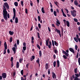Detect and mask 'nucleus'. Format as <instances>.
<instances>
[{
  "label": "nucleus",
  "mask_w": 80,
  "mask_h": 80,
  "mask_svg": "<svg viewBox=\"0 0 80 80\" xmlns=\"http://www.w3.org/2000/svg\"><path fill=\"white\" fill-rule=\"evenodd\" d=\"M4 5H3V8H2L3 10V18L6 21H7V19H8V18H10V15L8 13V14L6 8L8 10V9H9V7L7 2H5L4 3ZM5 7L6 8H5ZM7 16L8 18H7Z\"/></svg>",
  "instance_id": "obj_1"
},
{
  "label": "nucleus",
  "mask_w": 80,
  "mask_h": 80,
  "mask_svg": "<svg viewBox=\"0 0 80 80\" xmlns=\"http://www.w3.org/2000/svg\"><path fill=\"white\" fill-rule=\"evenodd\" d=\"M12 40H13V38H12V37L10 38L9 39V42H11V43H12Z\"/></svg>",
  "instance_id": "obj_22"
},
{
  "label": "nucleus",
  "mask_w": 80,
  "mask_h": 80,
  "mask_svg": "<svg viewBox=\"0 0 80 80\" xmlns=\"http://www.w3.org/2000/svg\"><path fill=\"white\" fill-rule=\"evenodd\" d=\"M54 44L56 46V47H57L58 46V43L55 41H54Z\"/></svg>",
  "instance_id": "obj_30"
},
{
  "label": "nucleus",
  "mask_w": 80,
  "mask_h": 80,
  "mask_svg": "<svg viewBox=\"0 0 80 80\" xmlns=\"http://www.w3.org/2000/svg\"><path fill=\"white\" fill-rule=\"evenodd\" d=\"M53 14L54 15V16H57V12H56V11H54V12H53Z\"/></svg>",
  "instance_id": "obj_33"
},
{
  "label": "nucleus",
  "mask_w": 80,
  "mask_h": 80,
  "mask_svg": "<svg viewBox=\"0 0 80 80\" xmlns=\"http://www.w3.org/2000/svg\"><path fill=\"white\" fill-rule=\"evenodd\" d=\"M76 37H77V38H76V37L74 38V39L75 41V42H77V43H78V38H79V36H78V35L76 34Z\"/></svg>",
  "instance_id": "obj_6"
},
{
  "label": "nucleus",
  "mask_w": 80,
  "mask_h": 80,
  "mask_svg": "<svg viewBox=\"0 0 80 80\" xmlns=\"http://www.w3.org/2000/svg\"><path fill=\"white\" fill-rule=\"evenodd\" d=\"M49 40H50L49 38H48L47 40H46V46H48V42H49Z\"/></svg>",
  "instance_id": "obj_10"
},
{
  "label": "nucleus",
  "mask_w": 80,
  "mask_h": 80,
  "mask_svg": "<svg viewBox=\"0 0 80 80\" xmlns=\"http://www.w3.org/2000/svg\"><path fill=\"white\" fill-rule=\"evenodd\" d=\"M36 62L38 63H40V60H39V58H38L37 60L36 61Z\"/></svg>",
  "instance_id": "obj_35"
},
{
  "label": "nucleus",
  "mask_w": 80,
  "mask_h": 80,
  "mask_svg": "<svg viewBox=\"0 0 80 80\" xmlns=\"http://www.w3.org/2000/svg\"><path fill=\"white\" fill-rule=\"evenodd\" d=\"M22 48L23 50L24 51L26 50V46L23 47Z\"/></svg>",
  "instance_id": "obj_46"
},
{
  "label": "nucleus",
  "mask_w": 80,
  "mask_h": 80,
  "mask_svg": "<svg viewBox=\"0 0 80 80\" xmlns=\"http://www.w3.org/2000/svg\"><path fill=\"white\" fill-rule=\"evenodd\" d=\"M23 46L24 47H26V43L25 42L23 43Z\"/></svg>",
  "instance_id": "obj_55"
},
{
  "label": "nucleus",
  "mask_w": 80,
  "mask_h": 80,
  "mask_svg": "<svg viewBox=\"0 0 80 80\" xmlns=\"http://www.w3.org/2000/svg\"><path fill=\"white\" fill-rule=\"evenodd\" d=\"M66 52H65V51L63 50H62V53H63L64 54H65Z\"/></svg>",
  "instance_id": "obj_62"
},
{
  "label": "nucleus",
  "mask_w": 80,
  "mask_h": 80,
  "mask_svg": "<svg viewBox=\"0 0 80 80\" xmlns=\"http://www.w3.org/2000/svg\"><path fill=\"white\" fill-rule=\"evenodd\" d=\"M49 44H48V46L49 48H51V46L52 45V42H51V41H49Z\"/></svg>",
  "instance_id": "obj_11"
},
{
  "label": "nucleus",
  "mask_w": 80,
  "mask_h": 80,
  "mask_svg": "<svg viewBox=\"0 0 80 80\" xmlns=\"http://www.w3.org/2000/svg\"><path fill=\"white\" fill-rule=\"evenodd\" d=\"M48 74H50V69H48Z\"/></svg>",
  "instance_id": "obj_61"
},
{
  "label": "nucleus",
  "mask_w": 80,
  "mask_h": 80,
  "mask_svg": "<svg viewBox=\"0 0 80 80\" xmlns=\"http://www.w3.org/2000/svg\"><path fill=\"white\" fill-rule=\"evenodd\" d=\"M38 27L39 28V29H40L41 28V24L40 23L38 24Z\"/></svg>",
  "instance_id": "obj_43"
},
{
  "label": "nucleus",
  "mask_w": 80,
  "mask_h": 80,
  "mask_svg": "<svg viewBox=\"0 0 80 80\" xmlns=\"http://www.w3.org/2000/svg\"><path fill=\"white\" fill-rule=\"evenodd\" d=\"M21 80H26L27 79V78H25L24 79L23 78V77H21Z\"/></svg>",
  "instance_id": "obj_41"
},
{
  "label": "nucleus",
  "mask_w": 80,
  "mask_h": 80,
  "mask_svg": "<svg viewBox=\"0 0 80 80\" xmlns=\"http://www.w3.org/2000/svg\"><path fill=\"white\" fill-rule=\"evenodd\" d=\"M63 16L64 17H67V16L66 15V14L64 13H62Z\"/></svg>",
  "instance_id": "obj_48"
},
{
  "label": "nucleus",
  "mask_w": 80,
  "mask_h": 80,
  "mask_svg": "<svg viewBox=\"0 0 80 80\" xmlns=\"http://www.w3.org/2000/svg\"><path fill=\"white\" fill-rule=\"evenodd\" d=\"M69 50H70V52H72L73 53H75V51L73 48H69Z\"/></svg>",
  "instance_id": "obj_8"
},
{
  "label": "nucleus",
  "mask_w": 80,
  "mask_h": 80,
  "mask_svg": "<svg viewBox=\"0 0 80 80\" xmlns=\"http://www.w3.org/2000/svg\"><path fill=\"white\" fill-rule=\"evenodd\" d=\"M18 22V17H16L15 18V23H17Z\"/></svg>",
  "instance_id": "obj_15"
},
{
  "label": "nucleus",
  "mask_w": 80,
  "mask_h": 80,
  "mask_svg": "<svg viewBox=\"0 0 80 80\" xmlns=\"http://www.w3.org/2000/svg\"><path fill=\"white\" fill-rule=\"evenodd\" d=\"M36 30H37L38 32H39V29L38 28V27L36 26Z\"/></svg>",
  "instance_id": "obj_39"
},
{
  "label": "nucleus",
  "mask_w": 80,
  "mask_h": 80,
  "mask_svg": "<svg viewBox=\"0 0 80 80\" xmlns=\"http://www.w3.org/2000/svg\"><path fill=\"white\" fill-rule=\"evenodd\" d=\"M19 61L20 63H22V60L21 58L19 59Z\"/></svg>",
  "instance_id": "obj_59"
},
{
  "label": "nucleus",
  "mask_w": 80,
  "mask_h": 80,
  "mask_svg": "<svg viewBox=\"0 0 80 80\" xmlns=\"http://www.w3.org/2000/svg\"><path fill=\"white\" fill-rule=\"evenodd\" d=\"M13 58L12 57L11 58V62H13Z\"/></svg>",
  "instance_id": "obj_60"
},
{
  "label": "nucleus",
  "mask_w": 80,
  "mask_h": 80,
  "mask_svg": "<svg viewBox=\"0 0 80 80\" xmlns=\"http://www.w3.org/2000/svg\"><path fill=\"white\" fill-rule=\"evenodd\" d=\"M30 5L31 6V7H32L33 6V2L31 0H30Z\"/></svg>",
  "instance_id": "obj_34"
},
{
  "label": "nucleus",
  "mask_w": 80,
  "mask_h": 80,
  "mask_svg": "<svg viewBox=\"0 0 80 80\" xmlns=\"http://www.w3.org/2000/svg\"><path fill=\"white\" fill-rule=\"evenodd\" d=\"M14 4L15 7H18V2H15L14 3Z\"/></svg>",
  "instance_id": "obj_23"
},
{
  "label": "nucleus",
  "mask_w": 80,
  "mask_h": 80,
  "mask_svg": "<svg viewBox=\"0 0 80 80\" xmlns=\"http://www.w3.org/2000/svg\"><path fill=\"white\" fill-rule=\"evenodd\" d=\"M49 68V67H48V63H46L45 65V68L46 70H48Z\"/></svg>",
  "instance_id": "obj_14"
},
{
  "label": "nucleus",
  "mask_w": 80,
  "mask_h": 80,
  "mask_svg": "<svg viewBox=\"0 0 80 80\" xmlns=\"http://www.w3.org/2000/svg\"><path fill=\"white\" fill-rule=\"evenodd\" d=\"M79 55V53L78 52L77 53V56H76V58H78V55Z\"/></svg>",
  "instance_id": "obj_49"
},
{
  "label": "nucleus",
  "mask_w": 80,
  "mask_h": 80,
  "mask_svg": "<svg viewBox=\"0 0 80 80\" xmlns=\"http://www.w3.org/2000/svg\"><path fill=\"white\" fill-rule=\"evenodd\" d=\"M75 75L76 76L75 77V78H78L79 77H80V72H79V74L76 73L75 74Z\"/></svg>",
  "instance_id": "obj_9"
},
{
  "label": "nucleus",
  "mask_w": 80,
  "mask_h": 80,
  "mask_svg": "<svg viewBox=\"0 0 80 80\" xmlns=\"http://www.w3.org/2000/svg\"><path fill=\"white\" fill-rule=\"evenodd\" d=\"M10 50L9 49H8L7 50V52L9 54L10 53Z\"/></svg>",
  "instance_id": "obj_56"
},
{
  "label": "nucleus",
  "mask_w": 80,
  "mask_h": 80,
  "mask_svg": "<svg viewBox=\"0 0 80 80\" xmlns=\"http://www.w3.org/2000/svg\"><path fill=\"white\" fill-rule=\"evenodd\" d=\"M38 22L40 21V20H41V18H40V16H38Z\"/></svg>",
  "instance_id": "obj_26"
},
{
  "label": "nucleus",
  "mask_w": 80,
  "mask_h": 80,
  "mask_svg": "<svg viewBox=\"0 0 80 80\" xmlns=\"http://www.w3.org/2000/svg\"><path fill=\"white\" fill-rule=\"evenodd\" d=\"M13 32H12L11 31H10L9 32V33L10 35H13Z\"/></svg>",
  "instance_id": "obj_19"
},
{
  "label": "nucleus",
  "mask_w": 80,
  "mask_h": 80,
  "mask_svg": "<svg viewBox=\"0 0 80 80\" xmlns=\"http://www.w3.org/2000/svg\"><path fill=\"white\" fill-rule=\"evenodd\" d=\"M37 48H39V49H40V45H38V44H37Z\"/></svg>",
  "instance_id": "obj_47"
},
{
  "label": "nucleus",
  "mask_w": 80,
  "mask_h": 80,
  "mask_svg": "<svg viewBox=\"0 0 80 80\" xmlns=\"http://www.w3.org/2000/svg\"><path fill=\"white\" fill-rule=\"evenodd\" d=\"M75 49L76 50H77V49H78V46H77V45H75Z\"/></svg>",
  "instance_id": "obj_31"
},
{
  "label": "nucleus",
  "mask_w": 80,
  "mask_h": 80,
  "mask_svg": "<svg viewBox=\"0 0 80 80\" xmlns=\"http://www.w3.org/2000/svg\"><path fill=\"white\" fill-rule=\"evenodd\" d=\"M38 38H40V33L38 32Z\"/></svg>",
  "instance_id": "obj_45"
},
{
  "label": "nucleus",
  "mask_w": 80,
  "mask_h": 80,
  "mask_svg": "<svg viewBox=\"0 0 80 80\" xmlns=\"http://www.w3.org/2000/svg\"><path fill=\"white\" fill-rule=\"evenodd\" d=\"M74 4L75 5H76V6H78V1L77 0H75L74 1Z\"/></svg>",
  "instance_id": "obj_13"
},
{
  "label": "nucleus",
  "mask_w": 80,
  "mask_h": 80,
  "mask_svg": "<svg viewBox=\"0 0 80 80\" xmlns=\"http://www.w3.org/2000/svg\"><path fill=\"white\" fill-rule=\"evenodd\" d=\"M52 75L53 78H56V75L55 74V73H54V72H52Z\"/></svg>",
  "instance_id": "obj_12"
},
{
  "label": "nucleus",
  "mask_w": 80,
  "mask_h": 80,
  "mask_svg": "<svg viewBox=\"0 0 80 80\" xmlns=\"http://www.w3.org/2000/svg\"><path fill=\"white\" fill-rule=\"evenodd\" d=\"M25 12L26 13H28V9H27V8H25Z\"/></svg>",
  "instance_id": "obj_40"
},
{
  "label": "nucleus",
  "mask_w": 80,
  "mask_h": 80,
  "mask_svg": "<svg viewBox=\"0 0 80 80\" xmlns=\"http://www.w3.org/2000/svg\"><path fill=\"white\" fill-rule=\"evenodd\" d=\"M71 13L72 17H75L77 16V12L75 10H73L72 11H71Z\"/></svg>",
  "instance_id": "obj_2"
},
{
  "label": "nucleus",
  "mask_w": 80,
  "mask_h": 80,
  "mask_svg": "<svg viewBox=\"0 0 80 80\" xmlns=\"http://www.w3.org/2000/svg\"><path fill=\"white\" fill-rule=\"evenodd\" d=\"M52 46H53V47H54V46H55V44H54V41H53V40H52Z\"/></svg>",
  "instance_id": "obj_38"
},
{
  "label": "nucleus",
  "mask_w": 80,
  "mask_h": 80,
  "mask_svg": "<svg viewBox=\"0 0 80 80\" xmlns=\"http://www.w3.org/2000/svg\"><path fill=\"white\" fill-rule=\"evenodd\" d=\"M41 11L43 13H45V11H44V8L43 7L42 8Z\"/></svg>",
  "instance_id": "obj_20"
},
{
  "label": "nucleus",
  "mask_w": 80,
  "mask_h": 80,
  "mask_svg": "<svg viewBox=\"0 0 80 80\" xmlns=\"http://www.w3.org/2000/svg\"><path fill=\"white\" fill-rule=\"evenodd\" d=\"M21 4L22 5V7H23V1H22L21 2Z\"/></svg>",
  "instance_id": "obj_37"
},
{
  "label": "nucleus",
  "mask_w": 80,
  "mask_h": 80,
  "mask_svg": "<svg viewBox=\"0 0 80 80\" xmlns=\"http://www.w3.org/2000/svg\"><path fill=\"white\" fill-rule=\"evenodd\" d=\"M77 68H76L74 69V73H77Z\"/></svg>",
  "instance_id": "obj_27"
},
{
  "label": "nucleus",
  "mask_w": 80,
  "mask_h": 80,
  "mask_svg": "<svg viewBox=\"0 0 80 80\" xmlns=\"http://www.w3.org/2000/svg\"><path fill=\"white\" fill-rule=\"evenodd\" d=\"M4 46L5 48L3 52V54L5 55L6 54V50L7 49V43H6V42H5L4 43Z\"/></svg>",
  "instance_id": "obj_3"
},
{
  "label": "nucleus",
  "mask_w": 80,
  "mask_h": 80,
  "mask_svg": "<svg viewBox=\"0 0 80 80\" xmlns=\"http://www.w3.org/2000/svg\"><path fill=\"white\" fill-rule=\"evenodd\" d=\"M54 3L55 5H56V6H57L59 8L58 6V4H57V3H58V2H54Z\"/></svg>",
  "instance_id": "obj_50"
},
{
  "label": "nucleus",
  "mask_w": 80,
  "mask_h": 80,
  "mask_svg": "<svg viewBox=\"0 0 80 80\" xmlns=\"http://www.w3.org/2000/svg\"><path fill=\"white\" fill-rule=\"evenodd\" d=\"M63 57L64 58V59H67V57L65 55H63Z\"/></svg>",
  "instance_id": "obj_36"
},
{
  "label": "nucleus",
  "mask_w": 80,
  "mask_h": 80,
  "mask_svg": "<svg viewBox=\"0 0 80 80\" xmlns=\"http://www.w3.org/2000/svg\"><path fill=\"white\" fill-rule=\"evenodd\" d=\"M17 45H19V40H17Z\"/></svg>",
  "instance_id": "obj_54"
},
{
  "label": "nucleus",
  "mask_w": 80,
  "mask_h": 80,
  "mask_svg": "<svg viewBox=\"0 0 80 80\" xmlns=\"http://www.w3.org/2000/svg\"><path fill=\"white\" fill-rule=\"evenodd\" d=\"M13 10L14 15L13 17H12V19L13 20H15V17H16V10L15 8H13Z\"/></svg>",
  "instance_id": "obj_4"
},
{
  "label": "nucleus",
  "mask_w": 80,
  "mask_h": 80,
  "mask_svg": "<svg viewBox=\"0 0 80 80\" xmlns=\"http://www.w3.org/2000/svg\"><path fill=\"white\" fill-rule=\"evenodd\" d=\"M21 73L22 75H23V70H22L21 71Z\"/></svg>",
  "instance_id": "obj_42"
},
{
  "label": "nucleus",
  "mask_w": 80,
  "mask_h": 80,
  "mask_svg": "<svg viewBox=\"0 0 80 80\" xmlns=\"http://www.w3.org/2000/svg\"><path fill=\"white\" fill-rule=\"evenodd\" d=\"M73 20L74 21V22H78V19H77L75 18H74L73 19Z\"/></svg>",
  "instance_id": "obj_32"
},
{
  "label": "nucleus",
  "mask_w": 80,
  "mask_h": 80,
  "mask_svg": "<svg viewBox=\"0 0 80 80\" xmlns=\"http://www.w3.org/2000/svg\"><path fill=\"white\" fill-rule=\"evenodd\" d=\"M53 57L54 59H55V58H56V56L55 54H54L53 56Z\"/></svg>",
  "instance_id": "obj_57"
},
{
  "label": "nucleus",
  "mask_w": 80,
  "mask_h": 80,
  "mask_svg": "<svg viewBox=\"0 0 80 80\" xmlns=\"http://www.w3.org/2000/svg\"><path fill=\"white\" fill-rule=\"evenodd\" d=\"M13 61L11 62V67H13Z\"/></svg>",
  "instance_id": "obj_53"
},
{
  "label": "nucleus",
  "mask_w": 80,
  "mask_h": 80,
  "mask_svg": "<svg viewBox=\"0 0 80 80\" xmlns=\"http://www.w3.org/2000/svg\"><path fill=\"white\" fill-rule=\"evenodd\" d=\"M16 67L17 68H19V62H17Z\"/></svg>",
  "instance_id": "obj_21"
},
{
  "label": "nucleus",
  "mask_w": 80,
  "mask_h": 80,
  "mask_svg": "<svg viewBox=\"0 0 80 80\" xmlns=\"http://www.w3.org/2000/svg\"><path fill=\"white\" fill-rule=\"evenodd\" d=\"M56 20H57V21H56V22L58 24V25H60V23L59 20H58V19H57Z\"/></svg>",
  "instance_id": "obj_28"
},
{
  "label": "nucleus",
  "mask_w": 80,
  "mask_h": 80,
  "mask_svg": "<svg viewBox=\"0 0 80 80\" xmlns=\"http://www.w3.org/2000/svg\"><path fill=\"white\" fill-rule=\"evenodd\" d=\"M53 65L54 67H56V61L54 62L53 63Z\"/></svg>",
  "instance_id": "obj_25"
},
{
  "label": "nucleus",
  "mask_w": 80,
  "mask_h": 80,
  "mask_svg": "<svg viewBox=\"0 0 80 80\" xmlns=\"http://www.w3.org/2000/svg\"><path fill=\"white\" fill-rule=\"evenodd\" d=\"M52 27H54V28H55V25L54 24H52Z\"/></svg>",
  "instance_id": "obj_63"
},
{
  "label": "nucleus",
  "mask_w": 80,
  "mask_h": 80,
  "mask_svg": "<svg viewBox=\"0 0 80 80\" xmlns=\"http://www.w3.org/2000/svg\"><path fill=\"white\" fill-rule=\"evenodd\" d=\"M55 32H57L58 33L60 37H62V35H61V32L60 31V30L57 29V28H56Z\"/></svg>",
  "instance_id": "obj_5"
},
{
  "label": "nucleus",
  "mask_w": 80,
  "mask_h": 80,
  "mask_svg": "<svg viewBox=\"0 0 80 80\" xmlns=\"http://www.w3.org/2000/svg\"><path fill=\"white\" fill-rule=\"evenodd\" d=\"M75 78V76L74 75V74L72 76V77H70V80H73V79Z\"/></svg>",
  "instance_id": "obj_17"
},
{
  "label": "nucleus",
  "mask_w": 80,
  "mask_h": 80,
  "mask_svg": "<svg viewBox=\"0 0 80 80\" xmlns=\"http://www.w3.org/2000/svg\"><path fill=\"white\" fill-rule=\"evenodd\" d=\"M12 50L13 51H16V48H15L14 47H13L12 48Z\"/></svg>",
  "instance_id": "obj_44"
},
{
  "label": "nucleus",
  "mask_w": 80,
  "mask_h": 80,
  "mask_svg": "<svg viewBox=\"0 0 80 80\" xmlns=\"http://www.w3.org/2000/svg\"><path fill=\"white\" fill-rule=\"evenodd\" d=\"M48 31H49V32H51V29H50V27H48Z\"/></svg>",
  "instance_id": "obj_58"
},
{
  "label": "nucleus",
  "mask_w": 80,
  "mask_h": 80,
  "mask_svg": "<svg viewBox=\"0 0 80 80\" xmlns=\"http://www.w3.org/2000/svg\"><path fill=\"white\" fill-rule=\"evenodd\" d=\"M29 65H30V63H28L26 65V68H28V67L29 66Z\"/></svg>",
  "instance_id": "obj_51"
},
{
  "label": "nucleus",
  "mask_w": 80,
  "mask_h": 80,
  "mask_svg": "<svg viewBox=\"0 0 80 80\" xmlns=\"http://www.w3.org/2000/svg\"><path fill=\"white\" fill-rule=\"evenodd\" d=\"M65 55H66V56L67 57H68V55H69V54H68V53H66L65 54Z\"/></svg>",
  "instance_id": "obj_52"
},
{
  "label": "nucleus",
  "mask_w": 80,
  "mask_h": 80,
  "mask_svg": "<svg viewBox=\"0 0 80 80\" xmlns=\"http://www.w3.org/2000/svg\"><path fill=\"white\" fill-rule=\"evenodd\" d=\"M66 25L67 27H70V23L68 21H66Z\"/></svg>",
  "instance_id": "obj_18"
},
{
  "label": "nucleus",
  "mask_w": 80,
  "mask_h": 80,
  "mask_svg": "<svg viewBox=\"0 0 80 80\" xmlns=\"http://www.w3.org/2000/svg\"><path fill=\"white\" fill-rule=\"evenodd\" d=\"M32 58L33 59H35V56H32Z\"/></svg>",
  "instance_id": "obj_64"
},
{
  "label": "nucleus",
  "mask_w": 80,
  "mask_h": 80,
  "mask_svg": "<svg viewBox=\"0 0 80 80\" xmlns=\"http://www.w3.org/2000/svg\"><path fill=\"white\" fill-rule=\"evenodd\" d=\"M54 52L56 54H57L58 53V51H57V50L54 49Z\"/></svg>",
  "instance_id": "obj_29"
},
{
  "label": "nucleus",
  "mask_w": 80,
  "mask_h": 80,
  "mask_svg": "<svg viewBox=\"0 0 80 80\" xmlns=\"http://www.w3.org/2000/svg\"><path fill=\"white\" fill-rule=\"evenodd\" d=\"M57 67L58 68L60 67V62H59V60H58L57 61Z\"/></svg>",
  "instance_id": "obj_16"
},
{
  "label": "nucleus",
  "mask_w": 80,
  "mask_h": 80,
  "mask_svg": "<svg viewBox=\"0 0 80 80\" xmlns=\"http://www.w3.org/2000/svg\"><path fill=\"white\" fill-rule=\"evenodd\" d=\"M2 77L3 78H6L7 77V73H3L2 74Z\"/></svg>",
  "instance_id": "obj_7"
},
{
  "label": "nucleus",
  "mask_w": 80,
  "mask_h": 80,
  "mask_svg": "<svg viewBox=\"0 0 80 80\" xmlns=\"http://www.w3.org/2000/svg\"><path fill=\"white\" fill-rule=\"evenodd\" d=\"M39 57H42V52L40 50L39 51Z\"/></svg>",
  "instance_id": "obj_24"
}]
</instances>
